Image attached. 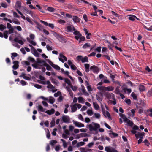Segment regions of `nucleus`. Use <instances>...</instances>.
Returning <instances> with one entry per match:
<instances>
[{
    "mask_svg": "<svg viewBox=\"0 0 152 152\" xmlns=\"http://www.w3.org/2000/svg\"><path fill=\"white\" fill-rule=\"evenodd\" d=\"M73 31H74L73 32V34L75 36V38L77 40H79L80 37H81L82 34L80 33L79 31L77 30H76V29L74 27H73Z\"/></svg>",
    "mask_w": 152,
    "mask_h": 152,
    "instance_id": "1",
    "label": "nucleus"
},
{
    "mask_svg": "<svg viewBox=\"0 0 152 152\" xmlns=\"http://www.w3.org/2000/svg\"><path fill=\"white\" fill-rule=\"evenodd\" d=\"M53 34L60 42H62L64 41L65 39L62 37L61 35L55 32H53Z\"/></svg>",
    "mask_w": 152,
    "mask_h": 152,
    "instance_id": "2",
    "label": "nucleus"
},
{
    "mask_svg": "<svg viewBox=\"0 0 152 152\" xmlns=\"http://www.w3.org/2000/svg\"><path fill=\"white\" fill-rule=\"evenodd\" d=\"M59 60L62 63L64 62V61H66L67 60V58L62 53H61L59 55Z\"/></svg>",
    "mask_w": 152,
    "mask_h": 152,
    "instance_id": "3",
    "label": "nucleus"
},
{
    "mask_svg": "<svg viewBox=\"0 0 152 152\" xmlns=\"http://www.w3.org/2000/svg\"><path fill=\"white\" fill-rule=\"evenodd\" d=\"M104 149L107 152H118L116 150L112 147L107 146Z\"/></svg>",
    "mask_w": 152,
    "mask_h": 152,
    "instance_id": "4",
    "label": "nucleus"
},
{
    "mask_svg": "<svg viewBox=\"0 0 152 152\" xmlns=\"http://www.w3.org/2000/svg\"><path fill=\"white\" fill-rule=\"evenodd\" d=\"M62 120L64 122L68 123L69 122L70 118L67 115H63L62 117Z\"/></svg>",
    "mask_w": 152,
    "mask_h": 152,
    "instance_id": "5",
    "label": "nucleus"
},
{
    "mask_svg": "<svg viewBox=\"0 0 152 152\" xmlns=\"http://www.w3.org/2000/svg\"><path fill=\"white\" fill-rule=\"evenodd\" d=\"M145 133L144 132L140 133L137 132V134H135V137L137 139L138 138H142L145 135Z\"/></svg>",
    "mask_w": 152,
    "mask_h": 152,
    "instance_id": "6",
    "label": "nucleus"
},
{
    "mask_svg": "<svg viewBox=\"0 0 152 152\" xmlns=\"http://www.w3.org/2000/svg\"><path fill=\"white\" fill-rule=\"evenodd\" d=\"M144 27L148 31H152V26L151 25V23H146L145 25H144Z\"/></svg>",
    "mask_w": 152,
    "mask_h": 152,
    "instance_id": "7",
    "label": "nucleus"
},
{
    "mask_svg": "<svg viewBox=\"0 0 152 152\" xmlns=\"http://www.w3.org/2000/svg\"><path fill=\"white\" fill-rule=\"evenodd\" d=\"M13 64L14 65L12 66V68L16 70L18 68L19 65V62L18 61H15L13 62Z\"/></svg>",
    "mask_w": 152,
    "mask_h": 152,
    "instance_id": "8",
    "label": "nucleus"
},
{
    "mask_svg": "<svg viewBox=\"0 0 152 152\" xmlns=\"http://www.w3.org/2000/svg\"><path fill=\"white\" fill-rule=\"evenodd\" d=\"M73 122L75 126L77 127H80L84 126V125L81 123L78 122L77 121H75L74 120L73 121Z\"/></svg>",
    "mask_w": 152,
    "mask_h": 152,
    "instance_id": "9",
    "label": "nucleus"
},
{
    "mask_svg": "<svg viewBox=\"0 0 152 152\" xmlns=\"http://www.w3.org/2000/svg\"><path fill=\"white\" fill-rule=\"evenodd\" d=\"M72 19L74 23H79L80 22V18L77 16H73Z\"/></svg>",
    "mask_w": 152,
    "mask_h": 152,
    "instance_id": "10",
    "label": "nucleus"
},
{
    "mask_svg": "<svg viewBox=\"0 0 152 152\" xmlns=\"http://www.w3.org/2000/svg\"><path fill=\"white\" fill-rule=\"evenodd\" d=\"M21 2L20 1H17L16 3L15 7L16 9H20L21 7Z\"/></svg>",
    "mask_w": 152,
    "mask_h": 152,
    "instance_id": "11",
    "label": "nucleus"
},
{
    "mask_svg": "<svg viewBox=\"0 0 152 152\" xmlns=\"http://www.w3.org/2000/svg\"><path fill=\"white\" fill-rule=\"evenodd\" d=\"M74 27L73 25H69L67 27L66 31L68 32H72L73 31V27Z\"/></svg>",
    "mask_w": 152,
    "mask_h": 152,
    "instance_id": "12",
    "label": "nucleus"
},
{
    "mask_svg": "<svg viewBox=\"0 0 152 152\" xmlns=\"http://www.w3.org/2000/svg\"><path fill=\"white\" fill-rule=\"evenodd\" d=\"M14 41L16 42L19 43L21 45H23L24 44L23 42L21 40H19V39L18 37H16L14 39Z\"/></svg>",
    "mask_w": 152,
    "mask_h": 152,
    "instance_id": "13",
    "label": "nucleus"
},
{
    "mask_svg": "<svg viewBox=\"0 0 152 152\" xmlns=\"http://www.w3.org/2000/svg\"><path fill=\"white\" fill-rule=\"evenodd\" d=\"M66 88L68 91L71 97L73 98V94L71 89L68 87H66Z\"/></svg>",
    "mask_w": 152,
    "mask_h": 152,
    "instance_id": "14",
    "label": "nucleus"
},
{
    "mask_svg": "<svg viewBox=\"0 0 152 152\" xmlns=\"http://www.w3.org/2000/svg\"><path fill=\"white\" fill-rule=\"evenodd\" d=\"M55 112V111L54 109L52 108L50 110H48L46 111L45 112L49 115H51V114H53Z\"/></svg>",
    "mask_w": 152,
    "mask_h": 152,
    "instance_id": "15",
    "label": "nucleus"
},
{
    "mask_svg": "<svg viewBox=\"0 0 152 152\" xmlns=\"http://www.w3.org/2000/svg\"><path fill=\"white\" fill-rule=\"evenodd\" d=\"M38 110L39 112H44L45 109H44L41 105H39L37 107Z\"/></svg>",
    "mask_w": 152,
    "mask_h": 152,
    "instance_id": "16",
    "label": "nucleus"
},
{
    "mask_svg": "<svg viewBox=\"0 0 152 152\" xmlns=\"http://www.w3.org/2000/svg\"><path fill=\"white\" fill-rule=\"evenodd\" d=\"M124 122L125 123H127L129 126H132L133 125V122L132 121L128 119V118L127 120L125 121Z\"/></svg>",
    "mask_w": 152,
    "mask_h": 152,
    "instance_id": "17",
    "label": "nucleus"
},
{
    "mask_svg": "<svg viewBox=\"0 0 152 152\" xmlns=\"http://www.w3.org/2000/svg\"><path fill=\"white\" fill-rule=\"evenodd\" d=\"M109 134L110 136L112 138L113 137H116L118 136V134L114 132L110 133Z\"/></svg>",
    "mask_w": 152,
    "mask_h": 152,
    "instance_id": "18",
    "label": "nucleus"
},
{
    "mask_svg": "<svg viewBox=\"0 0 152 152\" xmlns=\"http://www.w3.org/2000/svg\"><path fill=\"white\" fill-rule=\"evenodd\" d=\"M80 151L81 152H88V151H90L91 150V149H87L81 147L80 148Z\"/></svg>",
    "mask_w": 152,
    "mask_h": 152,
    "instance_id": "19",
    "label": "nucleus"
},
{
    "mask_svg": "<svg viewBox=\"0 0 152 152\" xmlns=\"http://www.w3.org/2000/svg\"><path fill=\"white\" fill-rule=\"evenodd\" d=\"M88 126L89 127V130L90 131H92L93 130L95 131V126H93L92 125L89 124L87 126V128H88Z\"/></svg>",
    "mask_w": 152,
    "mask_h": 152,
    "instance_id": "20",
    "label": "nucleus"
},
{
    "mask_svg": "<svg viewBox=\"0 0 152 152\" xmlns=\"http://www.w3.org/2000/svg\"><path fill=\"white\" fill-rule=\"evenodd\" d=\"M81 90L84 95H88V93L86 91L84 87L83 86H82Z\"/></svg>",
    "mask_w": 152,
    "mask_h": 152,
    "instance_id": "21",
    "label": "nucleus"
},
{
    "mask_svg": "<svg viewBox=\"0 0 152 152\" xmlns=\"http://www.w3.org/2000/svg\"><path fill=\"white\" fill-rule=\"evenodd\" d=\"M32 66L35 69L38 68L39 66H42V65H39V64H37V63L35 62V64H32Z\"/></svg>",
    "mask_w": 152,
    "mask_h": 152,
    "instance_id": "22",
    "label": "nucleus"
},
{
    "mask_svg": "<svg viewBox=\"0 0 152 152\" xmlns=\"http://www.w3.org/2000/svg\"><path fill=\"white\" fill-rule=\"evenodd\" d=\"M119 115L120 117L122 118L124 120V121H125L127 120V118L122 113H120Z\"/></svg>",
    "mask_w": 152,
    "mask_h": 152,
    "instance_id": "23",
    "label": "nucleus"
},
{
    "mask_svg": "<svg viewBox=\"0 0 152 152\" xmlns=\"http://www.w3.org/2000/svg\"><path fill=\"white\" fill-rule=\"evenodd\" d=\"M81 61L82 63H84L85 62H88V58L87 56H85L82 58L81 60Z\"/></svg>",
    "mask_w": 152,
    "mask_h": 152,
    "instance_id": "24",
    "label": "nucleus"
},
{
    "mask_svg": "<svg viewBox=\"0 0 152 152\" xmlns=\"http://www.w3.org/2000/svg\"><path fill=\"white\" fill-rule=\"evenodd\" d=\"M129 19L132 21H134L135 20V18L136 16L133 15H129Z\"/></svg>",
    "mask_w": 152,
    "mask_h": 152,
    "instance_id": "25",
    "label": "nucleus"
},
{
    "mask_svg": "<svg viewBox=\"0 0 152 152\" xmlns=\"http://www.w3.org/2000/svg\"><path fill=\"white\" fill-rule=\"evenodd\" d=\"M114 90V87L112 86L105 87V91H112Z\"/></svg>",
    "mask_w": 152,
    "mask_h": 152,
    "instance_id": "26",
    "label": "nucleus"
},
{
    "mask_svg": "<svg viewBox=\"0 0 152 152\" xmlns=\"http://www.w3.org/2000/svg\"><path fill=\"white\" fill-rule=\"evenodd\" d=\"M1 6H0V8L2 7L4 8H6L7 7V5L6 2H2L1 3Z\"/></svg>",
    "mask_w": 152,
    "mask_h": 152,
    "instance_id": "27",
    "label": "nucleus"
},
{
    "mask_svg": "<svg viewBox=\"0 0 152 152\" xmlns=\"http://www.w3.org/2000/svg\"><path fill=\"white\" fill-rule=\"evenodd\" d=\"M139 89L140 91H142L145 90V87L143 85H140L139 86Z\"/></svg>",
    "mask_w": 152,
    "mask_h": 152,
    "instance_id": "28",
    "label": "nucleus"
},
{
    "mask_svg": "<svg viewBox=\"0 0 152 152\" xmlns=\"http://www.w3.org/2000/svg\"><path fill=\"white\" fill-rule=\"evenodd\" d=\"M27 60H28V61L31 62L32 63L35 62V59L33 58H32L30 56L28 58Z\"/></svg>",
    "mask_w": 152,
    "mask_h": 152,
    "instance_id": "29",
    "label": "nucleus"
},
{
    "mask_svg": "<svg viewBox=\"0 0 152 152\" xmlns=\"http://www.w3.org/2000/svg\"><path fill=\"white\" fill-rule=\"evenodd\" d=\"M64 80L65 82L69 86H70L72 85L70 81L68 78H65Z\"/></svg>",
    "mask_w": 152,
    "mask_h": 152,
    "instance_id": "30",
    "label": "nucleus"
},
{
    "mask_svg": "<svg viewBox=\"0 0 152 152\" xmlns=\"http://www.w3.org/2000/svg\"><path fill=\"white\" fill-rule=\"evenodd\" d=\"M91 45L90 43H85L82 47V48L83 49H86L88 47H90Z\"/></svg>",
    "mask_w": 152,
    "mask_h": 152,
    "instance_id": "31",
    "label": "nucleus"
},
{
    "mask_svg": "<svg viewBox=\"0 0 152 152\" xmlns=\"http://www.w3.org/2000/svg\"><path fill=\"white\" fill-rule=\"evenodd\" d=\"M57 143V142L56 140H52L50 141V144L52 146H53L54 144H56Z\"/></svg>",
    "mask_w": 152,
    "mask_h": 152,
    "instance_id": "32",
    "label": "nucleus"
},
{
    "mask_svg": "<svg viewBox=\"0 0 152 152\" xmlns=\"http://www.w3.org/2000/svg\"><path fill=\"white\" fill-rule=\"evenodd\" d=\"M21 63L23 65H26V66H29L30 65V63L29 62L25 61H22Z\"/></svg>",
    "mask_w": 152,
    "mask_h": 152,
    "instance_id": "33",
    "label": "nucleus"
},
{
    "mask_svg": "<svg viewBox=\"0 0 152 152\" xmlns=\"http://www.w3.org/2000/svg\"><path fill=\"white\" fill-rule=\"evenodd\" d=\"M100 140L102 141H104L105 140L104 138L103 137V136H101L100 137H97V135L96 136V140Z\"/></svg>",
    "mask_w": 152,
    "mask_h": 152,
    "instance_id": "34",
    "label": "nucleus"
},
{
    "mask_svg": "<svg viewBox=\"0 0 152 152\" xmlns=\"http://www.w3.org/2000/svg\"><path fill=\"white\" fill-rule=\"evenodd\" d=\"M78 100L79 103H83L84 102V99L82 97H79L78 98Z\"/></svg>",
    "mask_w": 152,
    "mask_h": 152,
    "instance_id": "35",
    "label": "nucleus"
},
{
    "mask_svg": "<svg viewBox=\"0 0 152 152\" xmlns=\"http://www.w3.org/2000/svg\"><path fill=\"white\" fill-rule=\"evenodd\" d=\"M45 66L46 67V69L47 70L52 71L51 69L52 68L48 64H45Z\"/></svg>",
    "mask_w": 152,
    "mask_h": 152,
    "instance_id": "36",
    "label": "nucleus"
},
{
    "mask_svg": "<svg viewBox=\"0 0 152 152\" xmlns=\"http://www.w3.org/2000/svg\"><path fill=\"white\" fill-rule=\"evenodd\" d=\"M71 109L72 112H75L77 110V108L75 104H74L72 106Z\"/></svg>",
    "mask_w": 152,
    "mask_h": 152,
    "instance_id": "37",
    "label": "nucleus"
},
{
    "mask_svg": "<svg viewBox=\"0 0 152 152\" xmlns=\"http://www.w3.org/2000/svg\"><path fill=\"white\" fill-rule=\"evenodd\" d=\"M84 66L86 69V72H88L89 71V64H85Z\"/></svg>",
    "mask_w": 152,
    "mask_h": 152,
    "instance_id": "38",
    "label": "nucleus"
},
{
    "mask_svg": "<svg viewBox=\"0 0 152 152\" xmlns=\"http://www.w3.org/2000/svg\"><path fill=\"white\" fill-rule=\"evenodd\" d=\"M8 31H5L3 33V37L5 38V39H7L8 36Z\"/></svg>",
    "mask_w": 152,
    "mask_h": 152,
    "instance_id": "39",
    "label": "nucleus"
},
{
    "mask_svg": "<svg viewBox=\"0 0 152 152\" xmlns=\"http://www.w3.org/2000/svg\"><path fill=\"white\" fill-rule=\"evenodd\" d=\"M98 12L101 15L102 14L103 12L102 10H97V7L96 6V12ZM96 16H97V15L96 13Z\"/></svg>",
    "mask_w": 152,
    "mask_h": 152,
    "instance_id": "40",
    "label": "nucleus"
},
{
    "mask_svg": "<svg viewBox=\"0 0 152 152\" xmlns=\"http://www.w3.org/2000/svg\"><path fill=\"white\" fill-rule=\"evenodd\" d=\"M85 144V143L83 142H78L76 145V146L77 147H79L80 146H83L84 144Z\"/></svg>",
    "mask_w": 152,
    "mask_h": 152,
    "instance_id": "41",
    "label": "nucleus"
},
{
    "mask_svg": "<svg viewBox=\"0 0 152 152\" xmlns=\"http://www.w3.org/2000/svg\"><path fill=\"white\" fill-rule=\"evenodd\" d=\"M86 40V38L85 37L82 36H81L79 40V43H80L82 41H84Z\"/></svg>",
    "mask_w": 152,
    "mask_h": 152,
    "instance_id": "42",
    "label": "nucleus"
},
{
    "mask_svg": "<svg viewBox=\"0 0 152 152\" xmlns=\"http://www.w3.org/2000/svg\"><path fill=\"white\" fill-rule=\"evenodd\" d=\"M6 28V27L4 25L1 24H0V30L1 31H3L4 29Z\"/></svg>",
    "mask_w": 152,
    "mask_h": 152,
    "instance_id": "43",
    "label": "nucleus"
},
{
    "mask_svg": "<svg viewBox=\"0 0 152 152\" xmlns=\"http://www.w3.org/2000/svg\"><path fill=\"white\" fill-rule=\"evenodd\" d=\"M34 50V56L36 57H39V53L37 52V51H36V49H34L33 50Z\"/></svg>",
    "mask_w": 152,
    "mask_h": 152,
    "instance_id": "44",
    "label": "nucleus"
},
{
    "mask_svg": "<svg viewBox=\"0 0 152 152\" xmlns=\"http://www.w3.org/2000/svg\"><path fill=\"white\" fill-rule=\"evenodd\" d=\"M97 88L100 91H105V87L102 86H99L97 87Z\"/></svg>",
    "mask_w": 152,
    "mask_h": 152,
    "instance_id": "45",
    "label": "nucleus"
},
{
    "mask_svg": "<svg viewBox=\"0 0 152 152\" xmlns=\"http://www.w3.org/2000/svg\"><path fill=\"white\" fill-rule=\"evenodd\" d=\"M47 10L48 11L51 12H53L55 10L54 8L51 7H48L47 9Z\"/></svg>",
    "mask_w": 152,
    "mask_h": 152,
    "instance_id": "46",
    "label": "nucleus"
},
{
    "mask_svg": "<svg viewBox=\"0 0 152 152\" xmlns=\"http://www.w3.org/2000/svg\"><path fill=\"white\" fill-rule=\"evenodd\" d=\"M54 101L55 100L53 97H51L49 99V102L51 104H53L54 102Z\"/></svg>",
    "mask_w": 152,
    "mask_h": 152,
    "instance_id": "47",
    "label": "nucleus"
},
{
    "mask_svg": "<svg viewBox=\"0 0 152 152\" xmlns=\"http://www.w3.org/2000/svg\"><path fill=\"white\" fill-rule=\"evenodd\" d=\"M87 113L88 115L90 116L92 115L93 114L92 110L89 109L87 110Z\"/></svg>",
    "mask_w": 152,
    "mask_h": 152,
    "instance_id": "48",
    "label": "nucleus"
},
{
    "mask_svg": "<svg viewBox=\"0 0 152 152\" xmlns=\"http://www.w3.org/2000/svg\"><path fill=\"white\" fill-rule=\"evenodd\" d=\"M61 140L63 142V145L64 147V148L66 147L67 146V143L63 139H61Z\"/></svg>",
    "mask_w": 152,
    "mask_h": 152,
    "instance_id": "49",
    "label": "nucleus"
},
{
    "mask_svg": "<svg viewBox=\"0 0 152 152\" xmlns=\"http://www.w3.org/2000/svg\"><path fill=\"white\" fill-rule=\"evenodd\" d=\"M15 20H12V22H13L15 24H20V22L18 21V19H16Z\"/></svg>",
    "mask_w": 152,
    "mask_h": 152,
    "instance_id": "50",
    "label": "nucleus"
},
{
    "mask_svg": "<svg viewBox=\"0 0 152 152\" xmlns=\"http://www.w3.org/2000/svg\"><path fill=\"white\" fill-rule=\"evenodd\" d=\"M131 95L134 99L136 100L137 99V97L134 93L132 92L131 94Z\"/></svg>",
    "mask_w": 152,
    "mask_h": 152,
    "instance_id": "51",
    "label": "nucleus"
},
{
    "mask_svg": "<svg viewBox=\"0 0 152 152\" xmlns=\"http://www.w3.org/2000/svg\"><path fill=\"white\" fill-rule=\"evenodd\" d=\"M53 67L57 70H60L61 69L59 66L58 65H55V64Z\"/></svg>",
    "mask_w": 152,
    "mask_h": 152,
    "instance_id": "52",
    "label": "nucleus"
},
{
    "mask_svg": "<svg viewBox=\"0 0 152 152\" xmlns=\"http://www.w3.org/2000/svg\"><path fill=\"white\" fill-rule=\"evenodd\" d=\"M70 86L74 91H75L77 89V87L73 86L72 85H71Z\"/></svg>",
    "mask_w": 152,
    "mask_h": 152,
    "instance_id": "53",
    "label": "nucleus"
},
{
    "mask_svg": "<svg viewBox=\"0 0 152 152\" xmlns=\"http://www.w3.org/2000/svg\"><path fill=\"white\" fill-rule=\"evenodd\" d=\"M115 93L116 94H119L120 93V90L117 87L115 91Z\"/></svg>",
    "mask_w": 152,
    "mask_h": 152,
    "instance_id": "54",
    "label": "nucleus"
},
{
    "mask_svg": "<svg viewBox=\"0 0 152 152\" xmlns=\"http://www.w3.org/2000/svg\"><path fill=\"white\" fill-rule=\"evenodd\" d=\"M105 115L107 116L109 119H111L110 114L108 111H106V112Z\"/></svg>",
    "mask_w": 152,
    "mask_h": 152,
    "instance_id": "55",
    "label": "nucleus"
},
{
    "mask_svg": "<svg viewBox=\"0 0 152 152\" xmlns=\"http://www.w3.org/2000/svg\"><path fill=\"white\" fill-rule=\"evenodd\" d=\"M9 30L8 31V33L9 34L13 33L14 28L13 27L11 28H9Z\"/></svg>",
    "mask_w": 152,
    "mask_h": 152,
    "instance_id": "56",
    "label": "nucleus"
},
{
    "mask_svg": "<svg viewBox=\"0 0 152 152\" xmlns=\"http://www.w3.org/2000/svg\"><path fill=\"white\" fill-rule=\"evenodd\" d=\"M71 68L72 70H75L77 69V67L74 64L71 65Z\"/></svg>",
    "mask_w": 152,
    "mask_h": 152,
    "instance_id": "57",
    "label": "nucleus"
},
{
    "mask_svg": "<svg viewBox=\"0 0 152 152\" xmlns=\"http://www.w3.org/2000/svg\"><path fill=\"white\" fill-rule=\"evenodd\" d=\"M51 82L53 83H54L56 85H57V84L58 83L56 79H52L51 80Z\"/></svg>",
    "mask_w": 152,
    "mask_h": 152,
    "instance_id": "58",
    "label": "nucleus"
},
{
    "mask_svg": "<svg viewBox=\"0 0 152 152\" xmlns=\"http://www.w3.org/2000/svg\"><path fill=\"white\" fill-rule=\"evenodd\" d=\"M47 61L52 67H53L54 64L49 59L47 60Z\"/></svg>",
    "mask_w": 152,
    "mask_h": 152,
    "instance_id": "59",
    "label": "nucleus"
},
{
    "mask_svg": "<svg viewBox=\"0 0 152 152\" xmlns=\"http://www.w3.org/2000/svg\"><path fill=\"white\" fill-rule=\"evenodd\" d=\"M82 58L83 56H82L79 55L77 57H76V58L77 60L78 61H81L82 59Z\"/></svg>",
    "mask_w": 152,
    "mask_h": 152,
    "instance_id": "60",
    "label": "nucleus"
},
{
    "mask_svg": "<svg viewBox=\"0 0 152 152\" xmlns=\"http://www.w3.org/2000/svg\"><path fill=\"white\" fill-rule=\"evenodd\" d=\"M61 94V92L58 91L57 93L54 94V96L55 97H57Z\"/></svg>",
    "mask_w": 152,
    "mask_h": 152,
    "instance_id": "61",
    "label": "nucleus"
},
{
    "mask_svg": "<svg viewBox=\"0 0 152 152\" xmlns=\"http://www.w3.org/2000/svg\"><path fill=\"white\" fill-rule=\"evenodd\" d=\"M111 94L108 93H106V96L108 99H110L111 98Z\"/></svg>",
    "mask_w": 152,
    "mask_h": 152,
    "instance_id": "62",
    "label": "nucleus"
},
{
    "mask_svg": "<svg viewBox=\"0 0 152 152\" xmlns=\"http://www.w3.org/2000/svg\"><path fill=\"white\" fill-rule=\"evenodd\" d=\"M40 22L42 23H43V24H44L46 26H48V24L47 22L44 21H42V20H40Z\"/></svg>",
    "mask_w": 152,
    "mask_h": 152,
    "instance_id": "63",
    "label": "nucleus"
},
{
    "mask_svg": "<svg viewBox=\"0 0 152 152\" xmlns=\"http://www.w3.org/2000/svg\"><path fill=\"white\" fill-rule=\"evenodd\" d=\"M14 28H16V29L17 30H18L19 31H21L22 30L21 27L20 26H15L14 27Z\"/></svg>",
    "mask_w": 152,
    "mask_h": 152,
    "instance_id": "64",
    "label": "nucleus"
}]
</instances>
